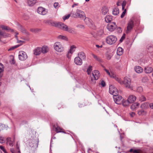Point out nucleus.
<instances>
[{
	"mask_svg": "<svg viewBox=\"0 0 153 153\" xmlns=\"http://www.w3.org/2000/svg\"><path fill=\"white\" fill-rule=\"evenodd\" d=\"M10 151L12 153H17L13 149H11Z\"/></svg>",
	"mask_w": 153,
	"mask_h": 153,
	"instance_id": "nucleus-63",
	"label": "nucleus"
},
{
	"mask_svg": "<svg viewBox=\"0 0 153 153\" xmlns=\"http://www.w3.org/2000/svg\"><path fill=\"white\" fill-rule=\"evenodd\" d=\"M109 93L113 96V99L115 102L117 104H120L122 101V97L118 95V92L116 88L113 85H111L109 88Z\"/></svg>",
	"mask_w": 153,
	"mask_h": 153,
	"instance_id": "nucleus-1",
	"label": "nucleus"
},
{
	"mask_svg": "<svg viewBox=\"0 0 153 153\" xmlns=\"http://www.w3.org/2000/svg\"><path fill=\"white\" fill-rule=\"evenodd\" d=\"M19 29L20 30H21L22 33H27V32L25 29L23 28L22 26H20Z\"/></svg>",
	"mask_w": 153,
	"mask_h": 153,
	"instance_id": "nucleus-40",
	"label": "nucleus"
},
{
	"mask_svg": "<svg viewBox=\"0 0 153 153\" xmlns=\"http://www.w3.org/2000/svg\"><path fill=\"white\" fill-rule=\"evenodd\" d=\"M57 38L59 39L65 40L67 41L68 40L66 36L63 35H60L58 36Z\"/></svg>",
	"mask_w": 153,
	"mask_h": 153,
	"instance_id": "nucleus-34",
	"label": "nucleus"
},
{
	"mask_svg": "<svg viewBox=\"0 0 153 153\" xmlns=\"http://www.w3.org/2000/svg\"><path fill=\"white\" fill-rule=\"evenodd\" d=\"M150 107V104L148 102H146L140 105V108L142 109H146Z\"/></svg>",
	"mask_w": 153,
	"mask_h": 153,
	"instance_id": "nucleus-14",
	"label": "nucleus"
},
{
	"mask_svg": "<svg viewBox=\"0 0 153 153\" xmlns=\"http://www.w3.org/2000/svg\"><path fill=\"white\" fill-rule=\"evenodd\" d=\"M74 62L77 65H81L82 64V60L79 57H77L75 58Z\"/></svg>",
	"mask_w": 153,
	"mask_h": 153,
	"instance_id": "nucleus-13",
	"label": "nucleus"
},
{
	"mask_svg": "<svg viewBox=\"0 0 153 153\" xmlns=\"http://www.w3.org/2000/svg\"><path fill=\"white\" fill-rule=\"evenodd\" d=\"M38 139H37L30 140L29 145L30 148H29V149L34 152L35 149L38 147Z\"/></svg>",
	"mask_w": 153,
	"mask_h": 153,
	"instance_id": "nucleus-3",
	"label": "nucleus"
},
{
	"mask_svg": "<svg viewBox=\"0 0 153 153\" xmlns=\"http://www.w3.org/2000/svg\"><path fill=\"white\" fill-rule=\"evenodd\" d=\"M0 36L4 38L7 37L6 35H4V32L2 31L1 30H0Z\"/></svg>",
	"mask_w": 153,
	"mask_h": 153,
	"instance_id": "nucleus-46",
	"label": "nucleus"
},
{
	"mask_svg": "<svg viewBox=\"0 0 153 153\" xmlns=\"http://www.w3.org/2000/svg\"><path fill=\"white\" fill-rule=\"evenodd\" d=\"M56 126L57 127L55 128V131L57 133L63 132L65 133V132H63L62 131V129L61 128H60L59 126H57V125H56Z\"/></svg>",
	"mask_w": 153,
	"mask_h": 153,
	"instance_id": "nucleus-33",
	"label": "nucleus"
},
{
	"mask_svg": "<svg viewBox=\"0 0 153 153\" xmlns=\"http://www.w3.org/2000/svg\"><path fill=\"white\" fill-rule=\"evenodd\" d=\"M117 38L115 36L110 35L108 36L106 39V43L110 45L114 44L117 41Z\"/></svg>",
	"mask_w": 153,
	"mask_h": 153,
	"instance_id": "nucleus-4",
	"label": "nucleus"
},
{
	"mask_svg": "<svg viewBox=\"0 0 153 153\" xmlns=\"http://www.w3.org/2000/svg\"><path fill=\"white\" fill-rule=\"evenodd\" d=\"M113 14L114 15H117L119 13V10L118 8H114L112 11Z\"/></svg>",
	"mask_w": 153,
	"mask_h": 153,
	"instance_id": "nucleus-30",
	"label": "nucleus"
},
{
	"mask_svg": "<svg viewBox=\"0 0 153 153\" xmlns=\"http://www.w3.org/2000/svg\"><path fill=\"white\" fill-rule=\"evenodd\" d=\"M101 85L103 87H105L106 85V84H105V82L103 80H102L101 81Z\"/></svg>",
	"mask_w": 153,
	"mask_h": 153,
	"instance_id": "nucleus-57",
	"label": "nucleus"
},
{
	"mask_svg": "<svg viewBox=\"0 0 153 153\" xmlns=\"http://www.w3.org/2000/svg\"><path fill=\"white\" fill-rule=\"evenodd\" d=\"M111 77L115 79L116 77V75L112 73L110 74V75H109Z\"/></svg>",
	"mask_w": 153,
	"mask_h": 153,
	"instance_id": "nucleus-54",
	"label": "nucleus"
},
{
	"mask_svg": "<svg viewBox=\"0 0 153 153\" xmlns=\"http://www.w3.org/2000/svg\"><path fill=\"white\" fill-rule=\"evenodd\" d=\"M105 71V72H106V73L109 75H110V74L111 73L109 71V70L108 69H107L105 68L104 69Z\"/></svg>",
	"mask_w": 153,
	"mask_h": 153,
	"instance_id": "nucleus-59",
	"label": "nucleus"
},
{
	"mask_svg": "<svg viewBox=\"0 0 153 153\" xmlns=\"http://www.w3.org/2000/svg\"><path fill=\"white\" fill-rule=\"evenodd\" d=\"M41 51L42 53H47L48 51V47L45 46H43L42 48H41Z\"/></svg>",
	"mask_w": 153,
	"mask_h": 153,
	"instance_id": "nucleus-25",
	"label": "nucleus"
},
{
	"mask_svg": "<svg viewBox=\"0 0 153 153\" xmlns=\"http://www.w3.org/2000/svg\"><path fill=\"white\" fill-rule=\"evenodd\" d=\"M6 141L4 137L0 136V143H5Z\"/></svg>",
	"mask_w": 153,
	"mask_h": 153,
	"instance_id": "nucleus-38",
	"label": "nucleus"
},
{
	"mask_svg": "<svg viewBox=\"0 0 153 153\" xmlns=\"http://www.w3.org/2000/svg\"><path fill=\"white\" fill-rule=\"evenodd\" d=\"M98 62H102V60L99 57L97 56V58L95 59Z\"/></svg>",
	"mask_w": 153,
	"mask_h": 153,
	"instance_id": "nucleus-56",
	"label": "nucleus"
},
{
	"mask_svg": "<svg viewBox=\"0 0 153 153\" xmlns=\"http://www.w3.org/2000/svg\"><path fill=\"white\" fill-rule=\"evenodd\" d=\"M70 53L69 52H68V53L66 55V56L69 59L71 57V55H69Z\"/></svg>",
	"mask_w": 153,
	"mask_h": 153,
	"instance_id": "nucleus-64",
	"label": "nucleus"
},
{
	"mask_svg": "<svg viewBox=\"0 0 153 153\" xmlns=\"http://www.w3.org/2000/svg\"><path fill=\"white\" fill-rule=\"evenodd\" d=\"M4 71L3 65L1 63H0V78L2 77V73ZM1 85V83L0 82V85Z\"/></svg>",
	"mask_w": 153,
	"mask_h": 153,
	"instance_id": "nucleus-28",
	"label": "nucleus"
},
{
	"mask_svg": "<svg viewBox=\"0 0 153 153\" xmlns=\"http://www.w3.org/2000/svg\"><path fill=\"white\" fill-rule=\"evenodd\" d=\"M102 13L103 15H105L108 12V9L106 7H103L102 8Z\"/></svg>",
	"mask_w": 153,
	"mask_h": 153,
	"instance_id": "nucleus-31",
	"label": "nucleus"
},
{
	"mask_svg": "<svg viewBox=\"0 0 153 153\" xmlns=\"http://www.w3.org/2000/svg\"><path fill=\"white\" fill-rule=\"evenodd\" d=\"M105 21L107 23L110 22L113 19V16H112L107 15L105 17Z\"/></svg>",
	"mask_w": 153,
	"mask_h": 153,
	"instance_id": "nucleus-19",
	"label": "nucleus"
},
{
	"mask_svg": "<svg viewBox=\"0 0 153 153\" xmlns=\"http://www.w3.org/2000/svg\"><path fill=\"white\" fill-rule=\"evenodd\" d=\"M76 48V47L74 45H72L70 47V50L69 52L70 53L72 54L73 53V52L74 51V49Z\"/></svg>",
	"mask_w": 153,
	"mask_h": 153,
	"instance_id": "nucleus-35",
	"label": "nucleus"
},
{
	"mask_svg": "<svg viewBox=\"0 0 153 153\" xmlns=\"http://www.w3.org/2000/svg\"><path fill=\"white\" fill-rule=\"evenodd\" d=\"M70 16V14H68L67 15H65L64 16L63 19L64 20H65L66 19H68Z\"/></svg>",
	"mask_w": 153,
	"mask_h": 153,
	"instance_id": "nucleus-49",
	"label": "nucleus"
},
{
	"mask_svg": "<svg viewBox=\"0 0 153 153\" xmlns=\"http://www.w3.org/2000/svg\"><path fill=\"white\" fill-rule=\"evenodd\" d=\"M134 70L137 73L140 74L143 72V69L141 67L139 66H136L134 67Z\"/></svg>",
	"mask_w": 153,
	"mask_h": 153,
	"instance_id": "nucleus-16",
	"label": "nucleus"
},
{
	"mask_svg": "<svg viewBox=\"0 0 153 153\" xmlns=\"http://www.w3.org/2000/svg\"><path fill=\"white\" fill-rule=\"evenodd\" d=\"M136 96L133 95H131L129 97L128 99L130 103H131L134 102L136 100Z\"/></svg>",
	"mask_w": 153,
	"mask_h": 153,
	"instance_id": "nucleus-17",
	"label": "nucleus"
},
{
	"mask_svg": "<svg viewBox=\"0 0 153 153\" xmlns=\"http://www.w3.org/2000/svg\"><path fill=\"white\" fill-rule=\"evenodd\" d=\"M5 127V125L2 124H0V128L1 129H3L4 127Z\"/></svg>",
	"mask_w": 153,
	"mask_h": 153,
	"instance_id": "nucleus-60",
	"label": "nucleus"
},
{
	"mask_svg": "<svg viewBox=\"0 0 153 153\" xmlns=\"http://www.w3.org/2000/svg\"><path fill=\"white\" fill-rule=\"evenodd\" d=\"M153 71V68L152 67L147 66L144 68V71L146 73L149 74L151 73Z\"/></svg>",
	"mask_w": 153,
	"mask_h": 153,
	"instance_id": "nucleus-18",
	"label": "nucleus"
},
{
	"mask_svg": "<svg viewBox=\"0 0 153 153\" xmlns=\"http://www.w3.org/2000/svg\"><path fill=\"white\" fill-rule=\"evenodd\" d=\"M62 28H61V29L62 30H65L66 31V30L67 29L68 26L67 25H65L63 23V24H62Z\"/></svg>",
	"mask_w": 153,
	"mask_h": 153,
	"instance_id": "nucleus-47",
	"label": "nucleus"
},
{
	"mask_svg": "<svg viewBox=\"0 0 153 153\" xmlns=\"http://www.w3.org/2000/svg\"><path fill=\"white\" fill-rule=\"evenodd\" d=\"M19 58L21 61L24 60L27 58V56L26 53L23 51L19 52Z\"/></svg>",
	"mask_w": 153,
	"mask_h": 153,
	"instance_id": "nucleus-8",
	"label": "nucleus"
},
{
	"mask_svg": "<svg viewBox=\"0 0 153 153\" xmlns=\"http://www.w3.org/2000/svg\"><path fill=\"white\" fill-rule=\"evenodd\" d=\"M122 105L124 107H126L130 103L128 99L127 100H124L123 99L122 100Z\"/></svg>",
	"mask_w": 153,
	"mask_h": 153,
	"instance_id": "nucleus-27",
	"label": "nucleus"
},
{
	"mask_svg": "<svg viewBox=\"0 0 153 153\" xmlns=\"http://www.w3.org/2000/svg\"><path fill=\"white\" fill-rule=\"evenodd\" d=\"M7 143L11 146H13L14 145V140H12L10 137H8L6 139Z\"/></svg>",
	"mask_w": 153,
	"mask_h": 153,
	"instance_id": "nucleus-21",
	"label": "nucleus"
},
{
	"mask_svg": "<svg viewBox=\"0 0 153 153\" xmlns=\"http://www.w3.org/2000/svg\"><path fill=\"white\" fill-rule=\"evenodd\" d=\"M112 57L111 54L110 53H108L106 55V57L107 59H110Z\"/></svg>",
	"mask_w": 153,
	"mask_h": 153,
	"instance_id": "nucleus-50",
	"label": "nucleus"
},
{
	"mask_svg": "<svg viewBox=\"0 0 153 153\" xmlns=\"http://www.w3.org/2000/svg\"><path fill=\"white\" fill-rule=\"evenodd\" d=\"M42 53L41 48L37 47L33 50V53L35 55L37 56L39 55Z\"/></svg>",
	"mask_w": 153,
	"mask_h": 153,
	"instance_id": "nucleus-15",
	"label": "nucleus"
},
{
	"mask_svg": "<svg viewBox=\"0 0 153 153\" xmlns=\"http://www.w3.org/2000/svg\"><path fill=\"white\" fill-rule=\"evenodd\" d=\"M126 10L125 9L124 10V11L123 12L122 14L121 15L120 17H121V18H122L124 17V16H125V15L126 14Z\"/></svg>",
	"mask_w": 153,
	"mask_h": 153,
	"instance_id": "nucleus-52",
	"label": "nucleus"
},
{
	"mask_svg": "<svg viewBox=\"0 0 153 153\" xmlns=\"http://www.w3.org/2000/svg\"><path fill=\"white\" fill-rule=\"evenodd\" d=\"M59 3L58 2H55L54 4V6L55 8H58Z\"/></svg>",
	"mask_w": 153,
	"mask_h": 153,
	"instance_id": "nucleus-55",
	"label": "nucleus"
},
{
	"mask_svg": "<svg viewBox=\"0 0 153 153\" xmlns=\"http://www.w3.org/2000/svg\"><path fill=\"white\" fill-rule=\"evenodd\" d=\"M130 116L131 117H133L135 115V113L133 112H131L130 113Z\"/></svg>",
	"mask_w": 153,
	"mask_h": 153,
	"instance_id": "nucleus-62",
	"label": "nucleus"
},
{
	"mask_svg": "<svg viewBox=\"0 0 153 153\" xmlns=\"http://www.w3.org/2000/svg\"><path fill=\"white\" fill-rule=\"evenodd\" d=\"M125 34H124L121 37V38L119 41L120 42H122L123 41V40L125 39Z\"/></svg>",
	"mask_w": 153,
	"mask_h": 153,
	"instance_id": "nucleus-53",
	"label": "nucleus"
},
{
	"mask_svg": "<svg viewBox=\"0 0 153 153\" xmlns=\"http://www.w3.org/2000/svg\"><path fill=\"white\" fill-rule=\"evenodd\" d=\"M139 100L141 102H143L146 100V98L143 96H141L139 97Z\"/></svg>",
	"mask_w": 153,
	"mask_h": 153,
	"instance_id": "nucleus-41",
	"label": "nucleus"
},
{
	"mask_svg": "<svg viewBox=\"0 0 153 153\" xmlns=\"http://www.w3.org/2000/svg\"><path fill=\"white\" fill-rule=\"evenodd\" d=\"M16 147L17 149L18 150V152L19 153H20V152L19 150V147L18 146V142H17L16 143Z\"/></svg>",
	"mask_w": 153,
	"mask_h": 153,
	"instance_id": "nucleus-58",
	"label": "nucleus"
},
{
	"mask_svg": "<svg viewBox=\"0 0 153 153\" xmlns=\"http://www.w3.org/2000/svg\"><path fill=\"white\" fill-rule=\"evenodd\" d=\"M126 1L125 0L123 1L122 4V6L125 7L126 4Z\"/></svg>",
	"mask_w": 153,
	"mask_h": 153,
	"instance_id": "nucleus-61",
	"label": "nucleus"
},
{
	"mask_svg": "<svg viewBox=\"0 0 153 153\" xmlns=\"http://www.w3.org/2000/svg\"><path fill=\"white\" fill-rule=\"evenodd\" d=\"M137 91L140 93H141L143 91V89L142 87H138L137 88Z\"/></svg>",
	"mask_w": 153,
	"mask_h": 153,
	"instance_id": "nucleus-43",
	"label": "nucleus"
},
{
	"mask_svg": "<svg viewBox=\"0 0 153 153\" xmlns=\"http://www.w3.org/2000/svg\"><path fill=\"white\" fill-rule=\"evenodd\" d=\"M116 24L115 22H113L112 23L108 24L107 27V29L110 31H113L116 27Z\"/></svg>",
	"mask_w": 153,
	"mask_h": 153,
	"instance_id": "nucleus-10",
	"label": "nucleus"
},
{
	"mask_svg": "<svg viewBox=\"0 0 153 153\" xmlns=\"http://www.w3.org/2000/svg\"><path fill=\"white\" fill-rule=\"evenodd\" d=\"M139 21L138 22H136V21L132 19L130 20L128 22L127 27V30L126 33V34H128L130 33L132 30L133 27L134 26H137L139 25Z\"/></svg>",
	"mask_w": 153,
	"mask_h": 153,
	"instance_id": "nucleus-2",
	"label": "nucleus"
},
{
	"mask_svg": "<svg viewBox=\"0 0 153 153\" xmlns=\"http://www.w3.org/2000/svg\"><path fill=\"white\" fill-rule=\"evenodd\" d=\"M63 24V23L62 22H58L57 23L56 26L61 29L62 26V24Z\"/></svg>",
	"mask_w": 153,
	"mask_h": 153,
	"instance_id": "nucleus-44",
	"label": "nucleus"
},
{
	"mask_svg": "<svg viewBox=\"0 0 153 153\" xmlns=\"http://www.w3.org/2000/svg\"><path fill=\"white\" fill-rule=\"evenodd\" d=\"M116 81H117L118 83H120V84H122V81L120 78L117 76L114 79Z\"/></svg>",
	"mask_w": 153,
	"mask_h": 153,
	"instance_id": "nucleus-42",
	"label": "nucleus"
},
{
	"mask_svg": "<svg viewBox=\"0 0 153 153\" xmlns=\"http://www.w3.org/2000/svg\"><path fill=\"white\" fill-rule=\"evenodd\" d=\"M97 34L99 36H103L104 34L103 30L102 29L99 30L97 32Z\"/></svg>",
	"mask_w": 153,
	"mask_h": 153,
	"instance_id": "nucleus-32",
	"label": "nucleus"
},
{
	"mask_svg": "<svg viewBox=\"0 0 153 153\" xmlns=\"http://www.w3.org/2000/svg\"><path fill=\"white\" fill-rule=\"evenodd\" d=\"M0 149L3 151L4 153H8L6 151V150L5 149H4V147L2 146H0Z\"/></svg>",
	"mask_w": 153,
	"mask_h": 153,
	"instance_id": "nucleus-51",
	"label": "nucleus"
},
{
	"mask_svg": "<svg viewBox=\"0 0 153 153\" xmlns=\"http://www.w3.org/2000/svg\"><path fill=\"white\" fill-rule=\"evenodd\" d=\"M55 50L58 52H61L63 50V47L61 43L59 42H56L54 45Z\"/></svg>",
	"mask_w": 153,
	"mask_h": 153,
	"instance_id": "nucleus-6",
	"label": "nucleus"
},
{
	"mask_svg": "<svg viewBox=\"0 0 153 153\" xmlns=\"http://www.w3.org/2000/svg\"><path fill=\"white\" fill-rule=\"evenodd\" d=\"M92 71V66H90L88 68L87 71V72L88 75L91 74V73Z\"/></svg>",
	"mask_w": 153,
	"mask_h": 153,
	"instance_id": "nucleus-37",
	"label": "nucleus"
},
{
	"mask_svg": "<svg viewBox=\"0 0 153 153\" xmlns=\"http://www.w3.org/2000/svg\"><path fill=\"white\" fill-rule=\"evenodd\" d=\"M148 81V78L147 76L143 77L142 79V81L143 82H147Z\"/></svg>",
	"mask_w": 153,
	"mask_h": 153,
	"instance_id": "nucleus-48",
	"label": "nucleus"
},
{
	"mask_svg": "<svg viewBox=\"0 0 153 153\" xmlns=\"http://www.w3.org/2000/svg\"><path fill=\"white\" fill-rule=\"evenodd\" d=\"M66 31H68L70 33L74 34H76V31L73 28L70 27H68L67 29L66 30Z\"/></svg>",
	"mask_w": 153,
	"mask_h": 153,
	"instance_id": "nucleus-22",
	"label": "nucleus"
},
{
	"mask_svg": "<svg viewBox=\"0 0 153 153\" xmlns=\"http://www.w3.org/2000/svg\"><path fill=\"white\" fill-rule=\"evenodd\" d=\"M123 49L122 48L119 47L117 49V55L119 56H121L123 54Z\"/></svg>",
	"mask_w": 153,
	"mask_h": 153,
	"instance_id": "nucleus-24",
	"label": "nucleus"
},
{
	"mask_svg": "<svg viewBox=\"0 0 153 153\" xmlns=\"http://www.w3.org/2000/svg\"><path fill=\"white\" fill-rule=\"evenodd\" d=\"M36 0H28L27 4L29 6H32L36 2Z\"/></svg>",
	"mask_w": 153,
	"mask_h": 153,
	"instance_id": "nucleus-26",
	"label": "nucleus"
},
{
	"mask_svg": "<svg viewBox=\"0 0 153 153\" xmlns=\"http://www.w3.org/2000/svg\"><path fill=\"white\" fill-rule=\"evenodd\" d=\"M129 152H133V153H140L138 150H134L133 149H131L130 150Z\"/></svg>",
	"mask_w": 153,
	"mask_h": 153,
	"instance_id": "nucleus-45",
	"label": "nucleus"
},
{
	"mask_svg": "<svg viewBox=\"0 0 153 153\" xmlns=\"http://www.w3.org/2000/svg\"><path fill=\"white\" fill-rule=\"evenodd\" d=\"M75 14L76 17L80 18L83 19H84L85 17L84 13L83 11L78 9L76 10Z\"/></svg>",
	"mask_w": 153,
	"mask_h": 153,
	"instance_id": "nucleus-7",
	"label": "nucleus"
},
{
	"mask_svg": "<svg viewBox=\"0 0 153 153\" xmlns=\"http://www.w3.org/2000/svg\"><path fill=\"white\" fill-rule=\"evenodd\" d=\"M20 45H17L14 46L8 49V51H12L14 50L16 48L20 46Z\"/></svg>",
	"mask_w": 153,
	"mask_h": 153,
	"instance_id": "nucleus-36",
	"label": "nucleus"
},
{
	"mask_svg": "<svg viewBox=\"0 0 153 153\" xmlns=\"http://www.w3.org/2000/svg\"><path fill=\"white\" fill-rule=\"evenodd\" d=\"M37 11L39 14L43 15H45L47 12L45 9L42 7H39L37 9Z\"/></svg>",
	"mask_w": 153,
	"mask_h": 153,
	"instance_id": "nucleus-11",
	"label": "nucleus"
},
{
	"mask_svg": "<svg viewBox=\"0 0 153 153\" xmlns=\"http://www.w3.org/2000/svg\"><path fill=\"white\" fill-rule=\"evenodd\" d=\"M85 21L86 24L89 27L94 29L95 28V26L91 19L88 18H85Z\"/></svg>",
	"mask_w": 153,
	"mask_h": 153,
	"instance_id": "nucleus-9",
	"label": "nucleus"
},
{
	"mask_svg": "<svg viewBox=\"0 0 153 153\" xmlns=\"http://www.w3.org/2000/svg\"><path fill=\"white\" fill-rule=\"evenodd\" d=\"M92 76L95 80H97L98 79L100 76V74L99 72L97 70H94L92 72Z\"/></svg>",
	"mask_w": 153,
	"mask_h": 153,
	"instance_id": "nucleus-12",
	"label": "nucleus"
},
{
	"mask_svg": "<svg viewBox=\"0 0 153 153\" xmlns=\"http://www.w3.org/2000/svg\"><path fill=\"white\" fill-rule=\"evenodd\" d=\"M142 109L139 110L138 112V114L139 115H143L146 114V111Z\"/></svg>",
	"mask_w": 153,
	"mask_h": 153,
	"instance_id": "nucleus-29",
	"label": "nucleus"
},
{
	"mask_svg": "<svg viewBox=\"0 0 153 153\" xmlns=\"http://www.w3.org/2000/svg\"><path fill=\"white\" fill-rule=\"evenodd\" d=\"M79 57L83 60L85 59L86 56L85 53L83 52H81L78 54Z\"/></svg>",
	"mask_w": 153,
	"mask_h": 153,
	"instance_id": "nucleus-23",
	"label": "nucleus"
},
{
	"mask_svg": "<svg viewBox=\"0 0 153 153\" xmlns=\"http://www.w3.org/2000/svg\"><path fill=\"white\" fill-rule=\"evenodd\" d=\"M131 79L128 77H125L122 81V84L124 85L127 88L132 89V87L131 85Z\"/></svg>",
	"mask_w": 153,
	"mask_h": 153,
	"instance_id": "nucleus-5",
	"label": "nucleus"
},
{
	"mask_svg": "<svg viewBox=\"0 0 153 153\" xmlns=\"http://www.w3.org/2000/svg\"><path fill=\"white\" fill-rule=\"evenodd\" d=\"M1 27L3 30H10V27L3 25H1Z\"/></svg>",
	"mask_w": 153,
	"mask_h": 153,
	"instance_id": "nucleus-39",
	"label": "nucleus"
},
{
	"mask_svg": "<svg viewBox=\"0 0 153 153\" xmlns=\"http://www.w3.org/2000/svg\"><path fill=\"white\" fill-rule=\"evenodd\" d=\"M139 105V103L136 102L133 103L131 106V108L132 110H134L137 108Z\"/></svg>",
	"mask_w": 153,
	"mask_h": 153,
	"instance_id": "nucleus-20",
	"label": "nucleus"
}]
</instances>
